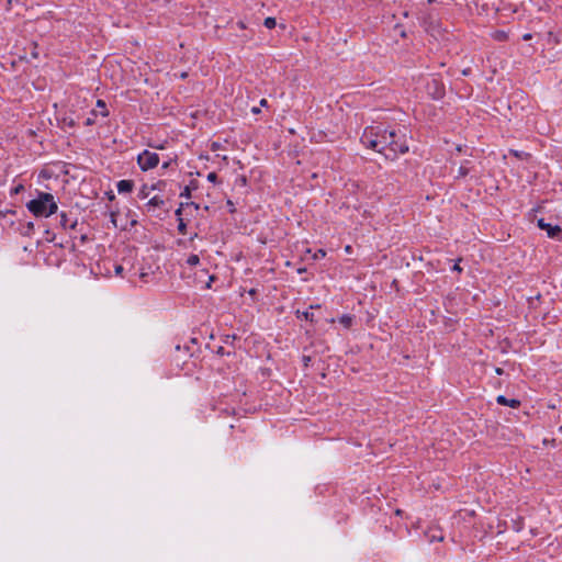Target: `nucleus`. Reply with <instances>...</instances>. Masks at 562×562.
Segmentation results:
<instances>
[{
    "label": "nucleus",
    "instance_id": "f257e3e1",
    "mask_svg": "<svg viewBox=\"0 0 562 562\" xmlns=\"http://www.w3.org/2000/svg\"><path fill=\"white\" fill-rule=\"evenodd\" d=\"M361 143L385 157H396L397 154L408 151L406 135L395 130H386L382 126L367 127L361 136Z\"/></svg>",
    "mask_w": 562,
    "mask_h": 562
},
{
    "label": "nucleus",
    "instance_id": "f03ea898",
    "mask_svg": "<svg viewBox=\"0 0 562 562\" xmlns=\"http://www.w3.org/2000/svg\"><path fill=\"white\" fill-rule=\"evenodd\" d=\"M26 206L35 216L48 217L57 211V204L50 193H40L38 196L31 200Z\"/></svg>",
    "mask_w": 562,
    "mask_h": 562
},
{
    "label": "nucleus",
    "instance_id": "7ed1b4c3",
    "mask_svg": "<svg viewBox=\"0 0 562 562\" xmlns=\"http://www.w3.org/2000/svg\"><path fill=\"white\" fill-rule=\"evenodd\" d=\"M137 162L142 170L147 171L158 165L159 156L156 153L144 150L138 155Z\"/></svg>",
    "mask_w": 562,
    "mask_h": 562
},
{
    "label": "nucleus",
    "instance_id": "20e7f679",
    "mask_svg": "<svg viewBox=\"0 0 562 562\" xmlns=\"http://www.w3.org/2000/svg\"><path fill=\"white\" fill-rule=\"evenodd\" d=\"M538 226L539 228L546 231L550 238L558 237L559 234L562 232L559 225L547 223L543 218L538 220Z\"/></svg>",
    "mask_w": 562,
    "mask_h": 562
},
{
    "label": "nucleus",
    "instance_id": "39448f33",
    "mask_svg": "<svg viewBox=\"0 0 562 562\" xmlns=\"http://www.w3.org/2000/svg\"><path fill=\"white\" fill-rule=\"evenodd\" d=\"M134 183L131 180H121L117 182L119 193H128L133 190Z\"/></svg>",
    "mask_w": 562,
    "mask_h": 562
},
{
    "label": "nucleus",
    "instance_id": "423d86ee",
    "mask_svg": "<svg viewBox=\"0 0 562 562\" xmlns=\"http://www.w3.org/2000/svg\"><path fill=\"white\" fill-rule=\"evenodd\" d=\"M496 401L501 405H507V406H510L513 408H516V407H518L520 405V402L518 400H516V398L508 400L504 395L497 396Z\"/></svg>",
    "mask_w": 562,
    "mask_h": 562
},
{
    "label": "nucleus",
    "instance_id": "0eeeda50",
    "mask_svg": "<svg viewBox=\"0 0 562 562\" xmlns=\"http://www.w3.org/2000/svg\"><path fill=\"white\" fill-rule=\"evenodd\" d=\"M162 204H164V200H162V199H160L159 196L155 195V196H153V198L148 201V203H147V207H148V210H150V209L159 207V206H161Z\"/></svg>",
    "mask_w": 562,
    "mask_h": 562
},
{
    "label": "nucleus",
    "instance_id": "6e6552de",
    "mask_svg": "<svg viewBox=\"0 0 562 562\" xmlns=\"http://www.w3.org/2000/svg\"><path fill=\"white\" fill-rule=\"evenodd\" d=\"M339 323L346 327V328H349L352 324V318L348 315H344L339 318Z\"/></svg>",
    "mask_w": 562,
    "mask_h": 562
},
{
    "label": "nucleus",
    "instance_id": "1a4fd4ad",
    "mask_svg": "<svg viewBox=\"0 0 562 562\" xmlns=\"http://www.w3.org/2000/svg\"><path fill=\"white\" fill-rule=\"evenodd\" d=\"M97 108H99V113L102 115V116H108V111L105 110V103L104 101L102 100H98L97 101Z\"/></svg>",
    "mask_w": 562,
    "mask_h": 562
},
{
    "label": "nucleus",
    "instance_id": "9d476101",
    "mask_svg": "<svg viewBox=\"0 0 562 562\" xmlns=\"http://www.w3.org/2000/svg\"><path fill=\"white\" fill-rule=\"evenodd\" d=\"M199 262H200V258H199V256H196V255H191V256H189V258L187 259V263H188L189 266H196Z\"/></svg>",
    "mask_w": 562,
    "mask_h": 562
},
{
    "label": "nucleus",
    "instance_id": "9b49d317",
    "mask_svg": "<svg viewBox=\"0 0 562 562\" xmlns=\"http://www.w3.org/2000/svg\"><path fill=\"white\" fill-rule=\"evenodd\" d=\"M263 24H265V26H266L267 29H273V27L276 26L277 22H276V19H274V18H270V16H269V18L265 19Z\"/></svg>",
    "mask_w": 562,
    "mask_h": 562
},
{
    "label": "nucleus",
    "instance_id": "f8f14e48",
    "mask_svg": "<svg viewBox=\"0 0 562 562\" xmlns=\"http://www.w3.org/2000/svg\"><path fill=\"white\" fill-rule=\"evenodd\" d=\"M469 171H470L469 168L467 166L462 165L459 168L458 176L465 177L469 173Z\"/></svg>",
    "mask_w": 562,
    "mask_h": 562
},
{
    "label": "nucleus",
    "instance_id": "ddd939ff",
    "mask_svg": "<svg viewBox=\"0 0 562 562\" xmlns=\"http://www.w3.org/2000/svg\"><path fill=\"white\" fill-rule=\"evenodd\" d=\"M60 226L66 228L68 226V217L65 213L60 215Z\"/></svg>",
    "mask_w": 562,
    "mask_h": 562
},
{
    "label": "nucleus",
    "instance_id": "4468645a",
    "mask_svg": "<svg viewBox=\"0 0 562 562\" xmlns=\"http://www.w3.org/2000/svg\"><path fill=\"white\" fill-rule=\"evenodd\" d=\"M97 113H98L97 111H93V112L91 113V116L87 117V120H86V125H88V126H89V125L94 124V116L97 115Z\"/></svg>",
    "mask_w": 562,
    "mask_h": 562
},
{
    "label": "nucleus",
    "instance_id": "2eb2a0df",
    "mask_svg": "<svg viewBox=\"0 0 562 562\" xmlns=\"http://www.w3.org/2000/svg\"><path fill=\"white\" fill-rule=\"evenodd\" d=\"M178 231H179L181 234H184V233H186V224H184L183 220H181V218H180V221H179Z\"/></svg>",
    "mask_w": 562,
    "mask_h": 562
},
{
    "label": "nucleus",
    "instance_id": "dca6fc26",
    "mask_svg": "<svg viewBox=\"0 0 562 562\" xmlns=\"http://www.w3.org/2000/svg\"><path fill=\"white\" fill-rule=\"evenodd\" d=\"M123 270H124V268L121 265H116L115 266L114 271H115L116 276H122L123 274Z\"/></svg>",
    "mask_w": 562,
    "mask_h": 562
},
{
    "label": "nucleus",
    "instance_id": "f3484780",
    "mask_svg": "<svg viewBox=\"0 0 562 562\" xmlns=\"http://www.w3.org/2000/svg\"><path fill=\"white\" fill-rule=\"evenodd\" d=\"M216 178H217V176H216V173H215V172H210V173L207 175V180H209V181H211V182H215V181H216Z\"/></svg>",
    "mask_w": 562,
    "mask_h": 562
},
{
    "label": "nucleus",
    "instance_id": "a211bd4d",
    "mask_svg": "<svg viewBox=\"0 0 562 562\" xmlns=\"http://www.w3.org/2000/svg\"><path fill=\"white\" fill-rule=\"evenodd\" d=\"M325 257V251L319 249L315 255H314V258L315 259H319V258H323Z\"/></svg>",
    "mask_w": 562,
    "mask_h": 562
},
{
    "label": "nucleus",
    "instance_id": "6ab92c4d",
    "mask_svg": "<svg viewBox=\"0 0 562 562\" xmlns=\"http://www.w3.org/2000/svg\"><path fill=\"white\" fill-rule=\"evenodd\" d=\"M181 196H187V198L190 196V189H189V187L184 188L183 192H181Z\"/></svg>",
    "mask_w": 562,
    "mask_h": 562
},
{
    "label": "nucleus",
    "instance_id": "aec40b11",
    "mask_svg": "<svg viewBox=\"0 0 562 562\" xmlns=\"http://www.w3.org/2000/svg\"><path fill=\"white\" fill-rule=\"evenodd\" d=\"M31 55L33 58H37L38 53L36 52V46H34V48L32 49Z\"/></svg>",
    "mask_w": 562,
    "mask_h": 562
},
{
    "label": "nucleus",
    "instance_id": "412c9836",
    "mask_svg": "<svg viewBox=\"0 0 562 562\" xmlns=\"http://www.w3.org/2000/svg\"><path fill=\"white\" fill-rule=\"evenodd\" d=\"M251 112H252L254 114H258V113L260 112V110H259V108L254 106V108L251 109Z\"/></svg>",
    "mask_w": 562,
    "mask_h": 562
},
{
    "label": "nucleus",
    "instance_id": "4be33fe9",
    "mask_svg": "<svg viewBox=\"0 0 562 562\" xmlns=\"http://www.w3.org/2000/svg\"><path fill=\"white\" fill-rule=\"evenodd\" d=\"M111 221L114 224V226H116L115 214L114 213L111 214Z\"/></svg>",
    "mask_w": 562,
    "mask_h": 562
},
{
    "label": "nucleus",
    "instance_id": "5701e85b",
    "mask_svg": "<svg viewBox=\"0 0 562 562\" xmlns=\"http://www.w3.org/2000/svg\"><path fill=\"white\" fill-rule=\"evenodd\" d=\"M522 38H524L525 41H528V40H530V38H531V35H530V34H525V35L522 36Z\"/></svg>",
    "mask_w": 562,
    "mask_h": 562
},
{
    "label": "nucleus",
    "instance_id": "b1692460",
    "mask_svg": "<svg viewBox=\"0 0 562 562\" xmlns=\"http://www.w3.org/2000/svg\"><path fill=\"white\" fill-rule=\"evenodd\" d=\"M260 105H261V106H266V105H267V100H266V99H262V100L260 101Z\"/></svg>",
    "mask_w": 562,
    "mask_h": 562
},
{
    "label": "nucleus",
    "instance_id": "393cba45",
    "mask_svg": "<svg viewBox=\"0 0 562 562\" xmlns=\"http://www.w3.org/2000/svg\"><path fill=\"white\" fill-rule=\"evenodd\" d=\"M453 270H456V271H460L461 269H460L459 265H454V266H453Z\"/></svg>",
    "mask_w": 562,
    "mask_h": 562
},
{
    "label": "nucleus",
    "instance_id": "a878e982",
    "mask_svg": "<svg viewBox=\"0 0 562 562\" xmlns=\"http://www.w3.org/2000/svg\"><path fill=\"white\" fill-rule=\"evenodd\" d=\"M75 226H76V222H72V223L70 224V227H71V228H74Z\"/></svg>",
    "mask_w": 562,
    "mask_h": 562
},
{
    "label": "nucleus",
    "instance_id": "bb28decb",
    "mask_svg": "<svg viewBox=\"0 0 562 562\" xmlns=\"http://www.w3.org/2000/svg\"><path fill=\"white\" fill-rule=\"evenodd\" d=\"M168 166H169V164H168V162H165L162 167H164V168H168Z\"/></svg>",
    "mask_w": 562,
    "mask_h": 562
},
{
    "label": "nucleus",
    "instance_id": "cd10ccee",
    "mask_svg": "<svg viewBox=\"0 0 562 562\" xmlns=\"http://www.w3.org/2000/svg\"><path fill=\"white\" fill-rule=\"evenodd\" d=\"M432 539H437V536H434ZM438 540H442V537H439Z\"/></svg>",
    "mask_w": 562,
    "mask_h": 562
}]
</instances>
